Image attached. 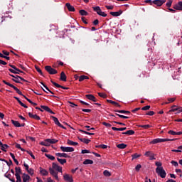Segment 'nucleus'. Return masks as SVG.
I'll return each instance as SVG.
<instances>
[{
	"label": "nucleus",
	"instance_id": "f257e3e1",
	"mask_svg": "<svg viewBox=\"0 0 182 182\" xmlns=\"http://www.w3.org/2000/svg\"><path fill=\"white\" fill-rule=\"evenodd\" d=\"M50 174L56 180L59 181L58 173H63V168L60 166L58 165L56 163L52 164V167L49 168Z\"/></svg>",
	"mask_w": 182,
	"mask_h": 182
},
{
	"label": "nucleus",
	"instance_id": "f03ea898",
	"mask_svg": "<svg viewBox=\"0 0 182 182\" xmlns=\"http://www.w3.org/2000/svg\"><path fill=\"white\" fill-rule=\"evenodd\" d=\"M156 173L159 177H161V178H166V176H167V173H166V171L163 167H157L156 168Z\"/></svg>",
	"mask_w": 182,
	"mask_h": 182
},
{
	"label": "nucleus",
	"instance_id": "7ed1b4c3",
	"mask_svg": "<svg viewBox=\"0 0 182 182\" xmlns=\"http://www.w3.org/2000/svg\"><path fill=\"white\" fill-rule=\"evenodd\" d=\"M173 140L174 139L157 138V139H153L151 141L149 142V144H157V143H164L165 141H173Z\"/></svg>",
	"mask_w": 182,
	"mask_h": 182
},
{
	"label": "nucleus",
	"instance_id": "20e7f679",
	"mask_svg": "<svg viewBox=\"0 0 182 182\" xmlns=\"http://www.w3.org/2000/svg\"><path fill=\"white\" fill-rule=\"evenodd\" d=\"M92 9L97 14V15H100V16H103V18H106V16H107V14L106 13L102 11V9L100 6L92 7Z\"/></svg>",
	"mask_w": 182,
	"mask_h": 182
},
{
	"label": "nucleus",
	"instance_id": "39448f33",
	"mask_svg": "<svg viewBox=\"0 0 182 182\" xmlns=\"http://www.w3.org/2000/svg\"><path fill=\"white\" fill-rule=\"evenodd\" d=\"M60 149L61 151H63V153H72L73 151H75V149L73 147L60 146Z\"/></svg>",
	"mask_w": 182,
	"mask_h": 182
},
{
	"label": "nucleus",
	"instance_id": "423d86ee",
	"mask_svg": "<svg viewBox=\"0 0 182 182\" xmlns=\"http://www.w3.org/2000/svg\"><path fill=\"white\" fill-rule=\"evenodd\" d=\"M16 170V180H18V181H22V179L21 178V173H22V171H21V167H16L15 168Z\"/></svg>",
	"mask_w": 182,
	"mask_h": 182
},
{
	"label": "nucleus",
	"instance_id": "0eeeda50",
	"mask_svg": "<svg viewBox=\"0 0 182 182\" xmlns=\"http://www.w3.org/2000/svg\"><path fill=\"white\" fill-rule=\"evenodd\" d=\"M46 70L49 73V75H56L58 73V70L52 68L50 66L47 65L45 67Z\"/></svg>",
	"mask_w": 182,
	"mask_h": 182
},
{
	"label": "nucleus",
	"instance_id": "6e6552de",
	"mask_svg": "<svg viewBox=\"0 0 182 182\" xmlns=\"http://www.w3.org/2000/svg\"><path fill=\"white\" fill-rule=\"evenodd\" d=\"M144 156L146 157H149V160H156V157H154V153H153L151 151L145 152Z\"/></svg>",
	"mask_w": 182,
	"mask_h": 182
},
{
	"label": "nucleus",
	"instance_id": "1a4fd4ad",
	"mask_svg": "<svg viewBox=\"0 0 182 182\" xmlns=\"http://www.w3.org/2000/svg\"><path fill=\"white\" fill-rule=\"evenodd\" d=\"M63 179L65 180V181L67 182H73V177L72 176V175L68 173H64Z\"/></svg>",
	"mask_w": 182,
	"mask_h": 182
},
{
	"label": "nucleus",
	"instance_id": "9d476101",
	"mask_svg": "<svg viewBox=\"0 0 182 182\" xmlns=\"http://www.w3.org/2000/svg\"><path fill=\"white\" fill-rule=\"evenodd\" d=\"M3 83H4V85H6L7 86H9L10 87H12L16 92V93H19V92L21 91L19 89H18V87H15V85L5 80H3Z\"/></svg>",
	"mask_w": 182,
	"mask_h": 182
},
{
	"label": "nucleus",
	"instance_id": "9b49d317",
	"mask_svg": "<svg viewBox=\"0 0 182 182\" xmlns=\"http://www.w3.org/2000/svg\"><path fill=\"white\" fill-rule=\"evenodd\" d=\"M166 0H154L153 1V4H154V5H156V6H161V5H163V4H165Z\"/></svg>",
	"mask_w": 182,
	"mask_h": 182
},
{
	"label": "nucleus",
	"instance_id": "f8f14e48",
	"mask_svg": "<svg viewBox=\"0 0 182 182\" xmlns=\"http://www.w3.org/2000/svg\"><path fill=\"white\" fill-rule=\"evenodd\" d=\"M23 166L28 174H30L31 176H33V170L32 168H29V165L24 164Z\"/></svg>",
	"mask_w": 182,
	"mask_h": 182
},
{
	"label": "nucleus",
	"instance_id": "ddd939ff",
	"mask_svg": "<svg viewBox=\"0 0 182 182\" xmlns=\"http://www.w3.org/2000/svg\"><path fill=\"white\" fill-rule=\"evenodd\" d=\"M41 108L43 109V110H45L46 112L50 113L51 114H55V112H53V111H52V109H50V108H49V107L48 106L41 105Z\"/></svg>",
	"mask_w": 182,
	"mask_h": 182
},
{
	"label": "nucleus",
	"instance_id": "4468645a",
	"mask_svg": "<svg viewBox=\"0 0 182 182\" xmlns=\"http://www.w3.org/2000/svg\"><path fill=\"white\" fill-rule=\"evenodd\" d=\"M55 156H57V157H64V159L70 158V156L68 155L66 153H56Z\"/></svg>",
	"mask_w": 182,
	"mask_h": 182
},
{
	"label": "nucleus",
	"instance_id": "2eb2a0df",
	"mask_svg": "<svg viewBox=\"0 0 182 182\" xmlns=\"http://www.w3.org/2000/svg\"><path fill=\"white\" fill-rule=\"evenodd\" d=\"M173 9L176 11H182V1H179L178 4H175Z\"/></svg>",
	"mask_w": 182,
	"mask_h": 182
},
{
	"label": "nucleus",
	"instance_id": "dca6fc26",
	"mask_svg": "<svg viewBox=\"0 0 182 182\" xmlns=\"http://www.w3.org/2000/svg\"><path fill=\"white\" fill-rule=\"evenodd\" d=\"M22 178H23V182H29L31 180V176H29V175L26 173H23Z\"/></svg>",
	"mask_w": 182,
	"mask_h": 182
},
{
	"label": "nucleus",
	"instance_id": "f3484780",
	"mask_svg": "<svg viewBox=\"0 0 182 182\" xmlns=\"http://www.w3.org/2000/svg\"><path fill=\"white\" fill-rule=\"evenodd\" d=\"M39 170H40V174H41V176H48L49 172L46 171V169H43L42 167H40Z\"/></svg>",
	"mask_w": 182,
	"mask_h": 182
},
{
	"label": "nucleus",
	"instance_id": "a211bd4d",
	"mask_svg": "<svg viewBox=\"0 0 182 182\" xmlns=\"http://www.w3.org/2000/svg\"><path fill=\"white\" fill-rule=\"evenodd\" d=\"M85 97L89 100H91L92 102H97V100L96 99V97L92 95H86Z\"/></svg>",
	"mask_w": 182,
	"mask_h": 182
},
{
	"label": "nucleus",
	"instance_id": "6ab92c4d",
	"mask_svg": "<svg viewBox=\"0 0 182 182\" xmlns=\"http://www.w3.org/2000/svg\"><path fill=\"white\" fill-rule=\"evenodd\" d=\"M28 116L31 119H35V120H41V117L40 116H38L36 114H32L31 112L28 113Z\"/></svg>",
	"mask_w": 182,
	"mask_h": 182
},
{
	"label": "nucleus",
	"instance_id": "aec40b11",
	"mask_svg": "<svg viewBox=\"0 0 182 182\" xmlns=\"http://www.w3.org/2000/svg\"><path fill=\"white\" fill-rule=\"evenodd\" d=\"M65 6L70 12H75V7L70 4V3H66Z\"/></svg>",
	"mask_w": 182,
	"mask_h": 182
},
{
	"label": "nucleus",
	"instance_id": "412c9836",
	"mask_svg": "<svg viewBox=\"0 0 182 182\" xmlns=\"http://www.w3.org/2000/svg\"><path fill=\"white\" fill-rule=\"evenodd\" d=\"M51 83H53L54 85V86H55V87H60L61 89H64L65 90H68V89H69L68 87H63V86L53 82V80H51Z\"/></svg>",
	"mask_w": 182,
	"mask_h": 182
},
{
	"label": "nucleus",
	"instance_id": "4be33fe9",
	"mask_svg": "<svg viewBox=\"0 0 182 182\" xmlns=\"http://www.w3.org/2000/svg\"><path fill=\"white\" fill-rule=\"evenodd\" d=\"M107 103H111V105H113L115 106V107H121L119 104L118 102H116L114 101H112L111 100H107Z\"/></svg>",
	"mask_w": 182,
	"mask_h": 182
},
{
	"label": "nucleus",
	"instance_id": "5701e85b",
	"mask_svg": "<svg viewBox=\"0 0 182 182\" xmlns=\"http://www.w3.org/2000/svg\"><path fill=\"white\" fill-rule=\"evenodd\" d=\"M40 144L41 146H45L46 147H49V146H50V144L48 141V139H45L44 141H41Z\"/></svg>",
	"mask_w": 182,
	"mask_h": 182
},
{
	"label": "nucleus",
	"instance_id": "b1692460",
	"mask_svg": "<svg viewBox=\"0 0 182 182\" xmlns=\"http://www.w3.org/2000/svg\"><path fill=\"white\" fill-rule=\"evenodd\" d=\"M60 80H62L63 82H66V74H65V72H61Z\"/></svg>",
	"mask_w": 182,
	"mask_h": 182
},
{
	"label": "nucleus",
	"instance_id": "393cba45",
	"mask_svg": "<svg viewBox=\"0 0 182 182\" xmlns=\"http://www.w3.org/2000/svg\"><path fill=\"white\" fill-rule=\"evenodd\" d=\"M67 144H68V146H77V142H75L73 141H71L70 139H68L67 141Z\"/></svg>",
	"mask_w": 182,
	"mask_h": 182
},
{
	"label": "nucleus",
	"instance_id": "a878e982",
	"mask_svg": "<svg viewBox=\"0 0 182 182\" xmlns=\"http://www.w3.org/2000/svg\"><path fill=\"white\" fill-rule=\"evenodd\" d=\"M110 15H112V16H120V15H122V12L120 11H111L110 12Z\"/></svg>",
	"mask_w": 182,
	"mask_h": 182
},
{
	"label": "nucleus",
	"instance_id": "bb28decb",
	"mask_svg": "<svg viewBox=\"0 0 182 182\" xmlns=\"http://www.w3.org/2000/svg\"><path fill=\"white\" fill-rule=\"evenodd\" d=\"M11 123L12 124H14V126H15V127H21V124L18 121L12 119Z\"/></svg>",
	"mask_w": 182,
	"mask_h": 182
},
{
	"label": "nucleus",
	"instance_id": "cd10ccee",
	"mask_svg": "<svg viewBox=\"0 0 182 182\" xmlns=\"http://www.w3.org/2000/svg\"><path fill=\"white\" fill-rule=\"evenodd\" d=\"M48 141L50 143V144H55L59 141L57 139H47Z\"/></svg>",
	"mask_w": 182,
	"mask_h": 182
},
{
	"label": "nucleus",
	"instance_id": "c85d7f7f",
	"mask_svg": "<svg viewBox=\"0 0 182 182\" xmlns=\"http://www.w3.org/2000/svg\"><path fill=\"white\" fill-rule=\"evenodd\" d=\"M122 134H127L128 136H133L134 134V131L133 130H128L125 132H123Z\"/></svg>",
	"mask_w": 182,
	"mask_h": 182
},
{
	"label": "nucleus",
	"instance_id": "c756f323",
	"mask_svg": "<svg viewBox=\"0 0 182 182\" xmlns=\"http://www.w3.org/2000/svg\"><path fill=\"white\" fill-rule=\"evenodd\" d=\"M176 101V97L168 98V102H164L162 105H168V103H173Z\"/></svg>",
	"mask_w": 182,
	"mask_h": 182
},
{
	"label": "nucleus",
	"instance_id": "7c9ffc66",
	"mask_svg": "<svg viewBox=\"0 0 182 182\" xmlns=\"http://www.w3.org/2000/svg\"><path fill=\"white\" fill-rule=\"evenodd\" d=\"M79 140H80L82 143H85V144H89V143H90V139H87L85 138H80Z\"/></svg>",
	"mask_w": 182,
	"mask_h": 182
},
{
	"label": "nucleus",
	"instance_id": "2f4dec72",
	"mask_svg": "<svg viewBox=\"0 0 182 182\" xmlns=\"http://www.w3.org/2000/svg\"><path fill=\"white\" fill-rule=\"evenodd\" d=\"M5 18H9V15L6 16L5 14H4L1 17H0V25L2 24V22H4V21H5Z\"/></svg>",
	"mask_w": 182,
	"mask_h": 182
},
{
	"label": "nucleus",
	"instance_id": "473e14b6",
	"mask_svg": "<svg viewBox=\"0 0 182 182\" xmlns=\"http://www.w3.org/2000/svg\"><path fill=\"white\" fill-rule=\"evenodd\" d=\"M115 112L117 113H123L125 114H130V112L129 111H126V110H115Z\"/></svg>",
	"mask_w": 182,
	"mask_h": 182
},
{
	"label": "nucleus",
	"instance_id": "72a5a7b5",
	"mask_svg": "<svg viewBox=\"0 0 182 182\" xmlns=\"http://www.w3.org/2000/svg\"><path fill=\"white\" fill-rule=\"evenodd\" d=\"M86 79H89V77L86 75H81L79 77V82H83V80H85Z\"/></svg>",
	"mask_w": 182,
	"mask_h": 182
},
{
	"label": "nucleus",
	"instance_id": "f704fd0d",
	"mask_svg": "<svg viewBox=\"0 0 182 182\" xmlns=\"http://www.w3.org/2000/svg\"><path fill=\"white\" fill-rule=\"evenodd\" d=\"M117 147L118 149H126V147H127V145L125 144H119L117 145Z\"/></svg>",
	"mask_w": 182,
	"mask_h": 182
},
{
	"label": "nucleus",
	"instance_id": "c9c22d12",
	"mask_svg": "<svg viewBox=\"0 0 182 182\" xmlns=\"http://www.w3.org/2000/svg\"><path fill=\"white\" fill-rule=\"evenodd\" d=\"M103 174L105 177H110V176H112V173L107 170H105Z\"/></svg>",
	"mask_w": 182,
	"mask_h": 182
},
{
	"label": "nucleus",
	"instance_id": "e433bc0d",
	"mask_svg": "<svg viewBox=\"0 0 182 182\" xmlns=\"http://www.w3.org/2000/svg\"><path fill=\"white\" fill-rule=\"evenodd\" d=\"M80 132L81 133H84V134H87L88 136H94L95 135V133H90V132H86L85 130H80Z\"/></svg>",
	"mask_w": 182,
	"mask_h": 182
},
{
	"label": "nucleus",
	"instance_id": "4c0bfd02",
	"mask_svg": "<svg viewBox=\"0 0 182 182\" xmlns=\"http://www.w3.org/2000/svg\"><path fill=\"white\" fill-rule=\"evenodd\" d=\"M0 147L1 149L3 150V151H6V149H8L9 146L7 144H2V145H1Z\"/></svg>",
	"mask_w": 182,
	"mask_h": 182
},
{
	"label": "nucleus",
	"instance_id": "58836bf2",
	"mask_svg": "<svg viewBox=\"0 0 182 182\" xmlns=\"http://www.w3.org/2000/svg\"><path fill=\"white\" fill-rule=\"evenodd\" d=\"M45 156L46 157H47V159H49V160H55V156L50 155V154H45Z\"/></svg>",
	"mask_w": 182,
	"mask_h": 182
},
{
	"label": "nucleus",
	"instance_id": "ea45409f",
	"mask_svg": "<svg viewBox=\"0 0 182 182\" xmlns=\"http://www.w3.org/2000/svg\"><path fill=\"white\" fill-rule=\"evenodd\" d=\"M53 117V120L54 123L57 126H59V124H60V122H59V119H58V118H56V117Z\"/></svg>",
	"mask_w": 182,
	"mask_h": 182
},
{
	"label": "nucleus",
	"instance_id": "a19ab883",
	"mask_svg": "<svg viewBox=\"0 0 182 182\" xmlns=\"http://www.w3.org/2000/svg\"><path fill=\"white\" fill-rule=\"evenodd\" d=\"M93 164V161L91 159H86L85 161H84L83 164Z\"/></svg>",
	"mask_w": 182,
	"mask_h": 182
},
{
	"label": "nucleus",
	"instance_id": "79ce46f5",
	"mask_svg": "<svg viewBox=\"0 0 182 182\" xmlns=\"http://www.w3.org/2000/svg\"><path fill=\"white\" fill-rule=\"evenodd\" d=\"M57 160L59 163H60L61 164H65L66 163V159H60V158H57Z\"/></svg>",
	"mask_w": 182,
	"mask_h": 182
},
{
	"label": "nucleus",
	"instance_id": "37998d69",
	"mask_svg": "<svg viewBox=\"0 0 182 182\" xmlns=\"http://www.w3.org/2000/svg\"><path fill=\"white\" fill-rule=\"evenodd\" d=\"M132 160H135V159H139V157H141V154H134L132 155Z\"/></svg>",
	"mask_w": 182,
	"mask_h": 182
},
{
	"label": "nucleus",
	"instance_id": "c03bdc74",
	"mask_svg": "<svg viewBox=\"0 0 182 182\" xmlns=\"http://www.w3.org/2000/svg\"><path fill=\"white\" fill-rule=\"evenodd\" d=\"M80 14L82 16H87V11H86L85 10H80Z\"/></svg>",
	"mask_w": 182,
	"mask_h": 182
},
{
	"label": "nucleus",
	"instance_id": "a18cd8bd",
	"mask_svg": "<svg viewBox=\"0 0 182 182\" xmlns=\"http://www.w3.org/2000/svg\"><path fill=\"white\" fill-rule=\"evenodd\" d=\"M98 96H100V97H102L103 99H106V97H107V95L103 92H98Z\"/></svg>",
	"mask_w": 182,
	"mask_h": 182
},
{
	"label": "nucleus",
	"instance_id": "49530a36",
	"mask_svg": "<svg viewBox=\"0 0 182 182\" xmlns=\"http://www.w3.org/2000/svg\"><path fill=\"white\" fill-rule=\"evenodd\" d=\"M16 149H18L21 151H26L23 148L21 147V144H19L18 143H16Z\"/></svg>",
	"mask_w": 182,
	"mask_h": 182
},
{
	"label": "nucleus",
	"instance_id": "de8ad7c7",
	"mask_svg": "<svg viewBox=\"0 0 182 182\" xmlns=\"http://www.w3.org/2000/svg\"><path fill=\"white\" fill-rule=\"evenodd\" d=\"M42 85H43V87H45V89H46V90H48V92H49L50 93H51V95H53V92L50 91V90H49V88L48 87V86H46L45 84H43V82H41Z\"/></svg>",
	"mask_w": 182,
	"mask_h": 182
},
{
	"label": "nucleus",
	"instance_id": "09e8293b",
	"mask_svg": "<svg viewBox=\"0 0 182 182\" xmlns=\"http://www.w3.org/2000/svg\"><path fill=\"white\" fill-rule=\"evenodd\" d=\"M139 127H142V129H149V127H151V125L146 124V125H139Z\"/></svg>",
	"mask_w": 182,
	"mask_h": 182
},
{
	"label": "nucleus",
	"instance_id": "8fccbe9b",
	"mask_svg": "<svg viewBox=\"0 0 182 182\" xmlns=\"http://www.w3.org/2000/svg\"><path fill=\"white\" fill-rule=\"evenodd\" d=\"M11 68L16 72H20V73H24L22 70L18 69L15 65H11Z\"/></svg>",
	"mask_w": 182,
	"mask_h": 182
},
{
	"label": "nucleus",
	"instance_id": "3c124183",
	"mask_svg": "<svg viewBox=\"0 0 182 182\" xmlns=\"http://www.w3.org/2000/svg\"><path fill=\"white\" fill-rule=\"evenodd\" d=\"M171 164L172 166H174V167H178V162L176 161H171Z\"/></svg>",
	"mask_w": 182,
	"mask_h": 182
},
{
	"label": "nucleus",
	"instance_id": "603ef678",
	"mask_svg": "<svg viewBox=\"0 0 182 182\" xmlns=\"http://www.w3.org/2000/svg\"><path fill=\"white\" fill-rule=\"evenodd\" d=\"M26 153H28V154H29L31 156V157H32V159H33V160H35V155L32 153V151H26Z\"/></svg>",
	"mask_w": 182,
	"mask_h": 182
},
{
	"label": "nucleus",
	"instance_id": "864d4df0",
	"mask_svg": "<svg viewBox=\"0 0 182 182\" xmlns=\"http://www.w3.org/2000/svg\"><path fill=\"white\" fill-rule=\"evenodd\" d=\"M173 4V0H168V1L166 4L168 8H170Z\"/></svg>",
	"mask_w": 182,
	"mask_h": 182
},
{
	"label": "nucleus",
	"instance_id": "5fc2aeb1",
	"mask_svg": "<svg viewBox=\"0 0 182 182\" xmlns=\"http://www.w3.org/2000/svg\"><path fill=\"white\" fill-rule=\"evenodd\" d=\"M9 72H11V73H14V74H19L20 72L16 71V70H14L12 68H9Z\"/></svg>",
	"mask_w": 182,
	"mask_h": 182
},
{
	"label": "nucleus",
	"instance_id": "6e6d98bb",
	"mask_svg": "<svg viewBox=\"0 0 182 182\" xmlns=\"http://www.w3.org/2000/svg\"><path fill=\"white\" fill-rule=\"evenodd\" d=\"M155 165L157 166V167H163L161 166H163V164L161 162V161H156L155 163Z\"/></svg>",
	"mask_w": 182,
	"mask_h": 182
},
{
	"label": "nucleus",
	"instance_id": "4d7b16f0",
	"mask_svg": "<svg viewBox=\"0 0 182 182\" xmlns=\"http://www.w3.org/2000/svg\"><path fill=\"white\" fill-rule=\"evenodd\" d=\"M176 112H178L177 113H182V107H176Z\"/></svg>",
	"mask_w": 182,
	"mask_h": 182
},
{
	"label": "nucleus",
	"instance_id": "13d9d810",
	"mask_svg": "<svg viewBox=\"0 0 182 182\" xmlns=\"http://www.w3.org/2000/svg\"><path fill=\"white\" fill-rule=\"evenodd\" d=\"M168 133L169 134H171V136H176V132H174V131H173V130L168 131Z\"/></svg>",
	"mask_w": 182,
	"mask_h": 182
},
{
	"label": "nucleus",
	"instance_id": "bf43d9fd",
	"mask_svg": "<svg viewBox=\"0 0 182 182\" xmlns=\"http://www.w3.org/2000/svg\"><path fill=\"white\" fill-rule=\"evenodd\" d=\"M117 116H119L121 119H129V117L124 116V115H121L119 114H116Z\"/></svg>",
	"mask_w": 182,
	"mask_h": 182
},
{
	"label": "nucleus",
	"instance_id": "052dcab7",
	"mask_svg": "<svg viewBox=\"0 0 182 182\" xmlns=\"http://www.w3.org/2000/svg\"><path fill=\"white\" fill-rule=\"evenodd\" d=\"M103 126H105L106 127H112V124L107 123V122H102Z\"/></svg>",
	"mask_w": 182,
	"mask_h": 182
},
{
	"label": "nucleus",
	"instance_id": "680f3d73",
	"mask_svg": "<svg viewBox=\"0 0 182 182\" xmlns=\"http://www.w3.org/2000/svg\"><path fill=\"white\" fill-rule=\"evenodd\" d=\"M82 154H88V153H90V151L87 150V149H83L82 150Z\"/></svg>",
	"mask_w": 182,
	"mask_h": 182
},
{
	"label": "nucleus",
	"instance_id": "e2e57ef3",
	"mask_svg": "<svg viewBox=\"0 0 182 182\" xmlns=\"http://www.w3.org/2000/svg\"><path fill=\"white\" fill-rule=\"evenodd\" d=\"M140 168H141V166L140 164L136 165L135 167L136 171H140Z\"/></svg>",
	"mask_w": 182,
	"mask_h": 182
},
{
	"label": "nucleus",
	"instance_id": "0e129e2a",
	"mask_svg": "<svg viewBox=\"0 0 182 182\" xmlns=\"http://www.w3.org/2000/svg\"><path fill=\"white\" fill-rule=\"evenodd\" d=\"M150 109V106L149 105H146L144 107L141 108V110H149Z\"/></svg>",
	"mask_w": 182,
	"mask_h": 182
},
{
	"label": "nucleus",
	"instance_id": "69168bd1",
	"mask_svg": "<svg viewBox=\"0 0 182 182\" xmlns=\"http://www.w3.org/2000/svg\"><path fill=\"white\" fill-rule=\"evenodd\" d=\"M13 81L16 83H21V81H19V78H16V77H15V78L13 79Z\"/></svg>",
	"mask_w": 182,
	"mask_h": 182
},
{
	"label": "nucleus",
	"instance_id": "338daca9",
	"mask_svg": "<svg viewBox=\"0 0 182 182\" xmlns=\"http://www.w3.org/2000/svg\"><path fill=\"white\" fill-rule=\"evenodd\" d=\"M154 112L153 111H149L148 113H146L147 116H154Z\"/></svg>",
	"mask_w": 182,
	"mask_h": 182
},
{
	"label": "nucleus",
	"instance_id": "774afa93",
	"mask_svg": "<svg viewBox=\"0 0 182 182\" xmlns=\"http://www.w3.org/2000/svg\"><path fill=\"white\" fill-rule=\"evenodd\" d=\"M98 147H100V149H106L107 147V145L101 144L99 145Z\"/></svg>",
	"mask_w": 182,
	"mask_h": 182
}]
</instances>
